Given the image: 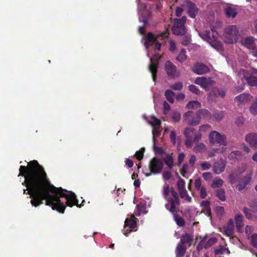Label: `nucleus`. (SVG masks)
<instances>
[{"mask_svg": "<svg viewBox=\"0 0 257 257\" xmlns=\"http://www.w3.org/2000/svg\"><path fill=\"white\" fill-rule=\"evenodd\" d=\"M25 178L23 183L27 187L24 193L30 195L32 206L37 207L43 204L51 207L54 210L64 213L66 206L72 207L74 205L80 208L85 201L79 204L75 194L61 187H56L51 184L44 168L37 161L33 160L27 166H21L18 176Z\"/></svg>", "mask_w": 257, "mask_h": 257, "instance_id": "nucleus-1", "label": "nucleus"}, {"mask_svg": "<svg viewBox=\"0 0 257 257\" xmlns=\"http://www.w3.org/2000/svg\"><path fill=\"white\" fill-rule=\"evenodd\" d=\"M163 195L167 201L165 205L166 209L173 215L175 221L179 226H184L185 220L177 214L180 211V200L177 192L174 188L165 184L163 188Z\"/></svg>", "mask_w": 257, "mask_h": 257, "instance_id": "nucleus-2", "label": "nucleus"}, {"mask_svg": "<svg viewBox=\"0 0 257 257\" xmlns=\"http://www.w3.org/2000/svg\"><path fill=\"white\" fill-rule=\"evenodd\" d=\"M187 18L183 16L181 18H175L172 28L173 33L175 35L184 36L187 33V29L185 26Z\"/></svg>", "mask_w": 257, "mask_h": 257, "instance_id": "nucleus-3", "label": "nucleus"}, {"mask_svg": "<svg viewBox=\"0 0 257 257\" xmlns=\"http://www.w3.org/2000/svg\"><path fill=\"white\" fill-rule=\"evenodd\" d=\"M160 40H163L162 35L156 37L152 33L149 32L145 39L144 45L147 48L152 46L155 50L159 51L162 45V42L159 41Z\"/></svg>", "mask_w": 257, "mask_h": 257, "instance_id": "nucleus-4", "label": "nucleus"}, {"mask_svg": "<svg viewBox=\"0 0 257 257\" xmlns=\"http://www.w3.org/2000/svg\"><path fill=\"white\" fill-rule=\"evenodd\" d=\"M226 137L225 135L221 134L215 131L211 132L209 135V142L212 145L217 144L219 146H225L226 145Z\"/></svg>", "mask_w": 257, "mask_h": 257, "instance_id": "nucleus-5", "label": "nucleus"}, {"mask_svg": "<svg viewBox=\"0 0 257 257\" xmlns=\"http://www.w3.org/2000/svg\"><path fill=\"white\" fill-rule=\"evenodd\" d=\"M225 38L227 43H236L239 35L238 31L235 25L227 27L225 30Z\"/></svg>", "mask_w": 257, "mask_h": 257, "instance_id": "nucleus-6", "label": "nucleus"}, {"mask_svg": "<svg viewBox=\"0 0 257 257\" xmlns=\"http://www.w3.org/2000/svg\"><path fill=\"white\" fill-rule=\"evenodd\" d=\"M137 219L134 216H132L130 218L125 219L123 228V234L126 236H128L129 233L132 231L136 230L135 228L137 227Z\"/></svg>", "mask_w": 257, "mask_h": 257, "instance_id": "nucleus-7", "label": "nucleus"}, {"mask_svg": "<svg viewBox=\"0 0 257 257\" xmlns=\"http://www.w3.org/2000/svg\"><path fill=\"white\" fill-rule=\"evenodd\" d=\"M163 168V161L157 158H153L149 163V169L152 173H160Z\"/></svg>", "mask_w": 257, "mask_h": 257, "instance_id": "nucleus-8", "label": "nucleus"}, {"mask_svg": "<svg viewBox=\"0 0 257 257\" xmlns=\"http://www.w3.org/2000/svg\"><path fill=\"white\" fill-rule=\"evenodd\" d=\"M183 118L191 125H196L199 123V117L197 115V112L195 113L192 111L189 110L185 112L183 115Z\"/></svg>", "mask_w": 257, "mask_h": 257, "instance_id": "nucleus-9", "label": "nucleus"}, {"mask_svg": "<svg viewBox=\"0 0 257 257\" xmlns=\"http://www.w3.org/2000/svg\"><path fill=\"white\" fill-rule=\"evenodd\" d=\"M225 95V91L222 88L214 87L209 93L207 98L209 101H215L218 97H224Z\"/></svg>", "mask_w": 257, "mask_h": 257, "instance_id": "nucleus-10", "label": "nucleus"}, {"mask_svg": "<svg viewBox=\"0 0 257 257\" xmlns=\"http://www.w3.org/2000/svg\"><path fill=\"white\" fill-rule=\"evenodd\" d=\"M184 6L187 9V13L191 18H195L198 13V9L196 5L190 1L185 2Z\"/></svg>", "mask_w": 257, "mask_h": 257, "instance_id": "nucleus-11", "label": "nucleus"}, {"mask_svg": "<svg viewBox=\"0 0 257 257\" xmlns=\"http://www.w3.org/2000/svg\"><path fill=\"white\" fill-rule=\"evenodd\" d=\"M194 82L195 84L200 85L206 91L208 90L210 86L213 85L215 83V81L211 78H207L205 77L197 78Z\"/></svg>", "mask_w": 257, "mask_h": 257, "instance_id": "nucleus-12", "label": "nucleus"}, {"mask_svg": "<svg viewBox=\"0 0 257 257\" xmlns=\"http://www.w3.org/2000/svg\"><path fill=\"white\" fill-rule=\"evenodd\" d=\"M226 161L223 159H220L214 163L213 167V172L216 174H219L222 173L225 168Z\"/></svg>", "mask_w": 257, "mask_h": 257, "instance_id": "nucleus-13", "label": "nucleus"}, {"mask_svg": "<svg viewBox=\"0 0 257 257\" xmlns=\"http://www.w3.org/2000/svg\"><path fill=\"white\" fill-rule=\"evenodd\" d=\"M192 70L195 73L202 75L210 71L209 68L205 64L201 63H197L194 65Z\"/></svg>", "mask_w": 257, "mask_h": 257, "instance_id": "nucleus-14", "label": "nucleus"}, {"mask_svg": "<svg viewBox=\"0 0 257 257\" xmlns=\"http://www.w3.org/2000/svg\"><path fill=\"white\" fill-rule=\"evenodd\" d=\"M165 70L169 77L173 78L176 75V67L172 62L167 61L165 63Z\"/></svg>", "mask_w": 257, "mask_h": 257, "instance_id": "nucleus-15", "label": "nucleus"}, {"mask_svg": "<svg viewBox=\"0 0 257 257\" xmlns=\"http://www.w3.org/2000/svg\"><path fill=\"white\" fill-rule=\"evenodd\" d=\"M245 141L251 148L257 149V134L251 133L247 135L245 137Z\"/></svg>", "mask_w": 257, "mask_h": 257, "instance_id": "nucleus-16", "label": "nucleus"}, {"mask_svg": "<svg viewBox=\"0 0 257 257\" xmlns=\"http://www.w3.org/2000/svg\"><path fill=\"white\" fill-rule=\"evenodd\" d=\"M193 241V236L187 233H185L181 235V239L179 243L187 245V247H189L192 244Z\"/></svg>", "mask_w": 257, "mask_h": 257, "instance_id": "nucleus-17", "label": "nucleus"}, {"mask_svg": "<svg viewBox=\"0 0 257 257\" xmlns=\"http://www.w3.org/2000/svg\"><path fill=\"white\" fill-rule=\"evenodd\" d=\"M150 60L151 63L149 65V69L152 73L153 80L154 82H155L157 78V73L158 72L159 62L157 61L156 62H154L153 61V58H151Z\"/></svg>", "mask_w": 257, "mask_h": 257, "instance_id": "nucleus-18", "label": "nucleus"}, {"mask_svg": "<svg viewBox=\"0 0 257 257\" xmlns=\"http://www.w3.org/2000/svg\"><path fill=\"white\" fill-rule=\"evenodd\" d=\"M187 247V245L178 243L175 249L176 257H184Z\"/></svg>", "mask_w": 257, "mask_h": 257, "instance_id": "nucleus-19", "label": "nucleus"}, {"mask_svg": "<svg viewBox=\"0 0 257 257\" xmlns=\"http://www.w3.org/2000/svg\"><path fill=\"white\" fill-rule=\"evenodd\" d=\"M202 240L204 241V248L205 249L209 248L217 241V239L216 237H212L208 239V237L206 235L204 236L202 238Z\"/></svg>", "mask_w": 257, "mask_h": 257, "instance_id": "nucleus-20", "label": "nucleus"}, {"mask_svg": "<svg viewBox=\"0 0 257 257\" xmlns=\"http://www.w3.org/2000/svg\"><path fill=\"white\" fill-rule=\"evenodd\" d=\"M255 39L253 37H247L244 39L242 44L246 48L250 50L255 46Z\"/></svg>", "mask_w": 257, "mask_h": 257, "instance_id": "nucleus-21", "label": "nucleus"}, {"mask_svg": "<svg viewBox=\"0 0 257 257\" xmlns=\"http://www.w3.org/2000/svg\"><path fill=\"white\" fill-rule=\"evenodd\" d=\"M252 96L249 94L242 93L235 97V101L239 103H245L247 102Z\"/></svg>", "mask_w": 257, "mask_h": 257, "instance_id": "nucleus-22", "label": "nucleus"}, {"mask_svg": "<svg viewBox=\"0 0 257 257\" xmlns=\"http://www.w3.org/2000/svg\"><path fill=\"white\" fill-rule=\"evenodd\" d=\"M243 216L240 214H238L235 216L236 228L238 232H241L244 225L243 223Z\"/></svg>", "mask_w": 257, "mask_h": 257, "instance_id": "nucleus-23", "label": "nucleus"}, {"mask_svg": "<svg viewBox=\"0 0 257 257\" xmlns=\"http://www.w3.org/2000/svg\"><path fill=\"white\" fill-rule=\"evenodd\" d=\"M197 115L198 116L199 120L202 118L210 119L212 118L211 113L206 109H201L197 111Z\"/></svg>", "mask_w": 257, "mask_h": 257, "instance_id": "nucleus-24", "label": "nucleus"}, {"mask_svg": "<svg viewBox=\"0 0 257 257\" xmlns=\"http://www.w3.org/2000/svg\"><path fill=\"white\" fill-rule=\"evenodd\" d=\"M234 222L232 219H230L227 225L224 228V232L228 236H231L233 234Z\"/></svg>", "mask_w": 257, "mask_h": 257, "instance_id": "nucleus-25", "label": "nucleus"}, {"mask_svg": "<svg viewBox=\"0 0 257 257\" xmlns=\"http://www.w3.org/2000/svg\"><path fill=\"white\" fill-rule=\"evenodd\" d=\"M224 11L225 15L228 18L231 17L234 18L237 14L236 9L230 6L226 7Z\"/></svg>", "mask_w": 257, "mask_h": 257, "instance_id": "nucleus-26", "label": "nucleus"}, {"mask_svg": "<svg viewBox=\"0 0 257 257\" xmlns=\"http://www.w3.org/2000/svg\"><path fill=\"white\" fill-rule=\"evenodd\" d=\"M242 158V154L239 151H235L231 152L228 155L229 160H238L241 159Z\"/></svg>", "mask_w": 257, "mask_h": 257, "instance_id": "nucleus-27", "label": "nucleus"}, {"mask_svg": "<svg viewBox=\"0 0 257 257\" xmlns=\"http://www.w3.org/2000/svg\"><path fill=\"white\" fill-rule=\"evenodd\" d=\"M165 96L170 103H173L174 102L175 93L171 90H167L165 92Z\"/></svg>", "mask_w": 257, "mask_h": 257, "instance_id": "nucleus-28", "label": "nucleus"}, {"mask_svg": "<svg viewBox=\"0 0 257 257\" xmlns=\"http://www.w3.org/2000/svg\"><path fill=\"white\" fill-rule=\"evenodd\" d=\"M248 85L251 86H257V77L254 76H250L249 77H243Z\"/></svg>", "mask_w": 257, "mask_h": 257, "instance_id": "nucleus-29", "label": "nucleus"}, {"mask_svg": "<svg viewBox=\"0 0 257 257\" xmlns=\"http://www.w3.org/2000/svg\"><path fill=\"white\" fill-rule=\"evenodd\" d=\"M196 130L193 127L186 128L184 131V135L186 138L192 139L193 140L195 135Z\"/></svg>", "mask_w": 257, "mask_h": 257, "instance_id": "nucleus-30", "label": "nucleus"}, {"mask_svg": "<svg viewBox=\"0 0 257 257\" xmlns=\"http://www.w3.org/2000/svg\"><path fill=\"white\" fill-rule=\"evenodd\" d=\"M164 162L170 169L173 167V158L171 155L167 154L166 158L164 159Z\"/></svg>", "mask_w": 257, "mask_h": 257, "instance_id": "nucleus-31", "label": "nucleus"}, {"mask_svg": "<svg viewBox=\"0 0 257 257\" xmlns=\"http://www.w3.org/2000/svg\"><path fill=\"white\" fill-rule=\"evenodd\" d=\"M186 52V50L184 48L182 49L179 54L176 57V60L181 63L184 62L187 59Z\"/></svg>", "mask_w": 257, "mask_h": 257, "instance_id": "nucleus-32", "label": "nucleus"}, {"mask_svg": "<svg viewBox=\"0 0 257 257\" xmlns=\"http://www.w3.org/2000/svg\"><path fill=\"white\" fill-rule=\"evenodd\" d=\"M187 107L188 109H197L200 108L201 106V103L198 101H191L187 104Z\"/></svg>", "mask_w": 257, "mask_h": 257, "instance_id": "nucleus-33", "label": "nucleus"}, {"mask_svg": "<svg viewBox=\"0 0 257 257\" xmlns=\"http://www.w3.org/2000/svg\"><path fill=\"white\" fill-rule=\"evenodd\" d=\"M216 196L222 201L226 199L225 191L223 189H218L216 190Z\"/></svg>", "mask_w": 257, "mask_h": 257, "instance_id": "nucleus-34", "label": "nucleus"}, {"mask_svg": "<svg viewBox=\"0 0 257 257\" xmlns=\"http://www.w3.org/2000/svg\"><path fill=\"white\" fill-rule=\"evenodd\" d=\"M223 184V181L222 179L219 178H216L212 184H211V186L212 188H219L222 186Z\"/></svg>", "mask_w": 257, "mask_h": 257, "instance_id": "nucleus-35", "label": "nucleus"}, {"mask_svg": "<svg viewBox=\"0 0 257 257\" xmlns=\"http://www.w3.org/2000/svg\"><path fill=\"white\" fill-rule=\"evenodd\" d=\"M248 206L250 207L252 212H257V199H254L248 202Z\"/></svg>", "mask_w": 257, "mask_h": 257, "instance_id": "nucleus-36", "label": "nucleus"}, {"mask_svg": "<svg viewBox=\"0 0 257 257\" xmlns=\"http://www.w3.org/2000/svg\"><path fill=\"white\" fill-rule=\"evenodd\" d=\"M205 146L203 143L197 144L194 148L195 152H201L205 150Z\"/></svg>", "mask_w": 257, "mask_h": 257, "instance_id": "nucleus-37", "label": "nucleus"}, {"mask_svg": "<svg viewBox=\"0 0 257 257\" xmlns=\"http://www.w3.org/2000/svg\"><path fill=\"white\" fill-rule=\"evenodd\" d=\"M188 89L190 91L197 95L200 94L201 91L195 85L191 84L189 85Z\"/></svg>", "mask_w": 257, "mask_h": 257, "instance_id": "nucleus-38", "label": "nucleus"}, {"mask_svg": "<svg viewBox=\"0 0 257 257\" xmlns=\"http://www.w3.org/2000/svg\"><path fill=\"white\" fill-rule=\"evenodd\" d=\"M170 87L173 90L180 91L182 89L183 85L181 82H178L172 84Z\"/></svg>", "mask_w": 257, "mask_h": 257, "instance_id": "nucleus-39", "label": "nucleus"}, {"mask_svg": "<svg viewBox=\"0 0 257 257\" xmlns=\"http://www.w3.org/2000/svg\"><path fill=\"white\" fill-rule=\"evenodd\" d=\"M223 117V114L222 112L221 111H217L213 113V115H212V118L213 117V119L220 121L221 120Z\"/></svg>", "mask_w": 257, "mask_h": 257, "instance_id": "nucleus-40", "label": "nucleus"}, {"mask_svg": "<svg viewBox=\"0 0 257 257\" xmlns=\"http://www.w3.org/2000/svg\"><path fill=\"white\" fill-rule=\"evenodd\" d=\"M185 181L180 177L179 180L178 181V182L177 183V187L178 191L185 189Z\"/></svg>", "mask_w": 257, "mask_h": 257, "instance_id": "nucleus-41", "label": "nucleus"}, {"mask_svg": "<svg viewBox=\"0 0 257 257\" xmlns=\"http://www.w3.org/2000/svg\"><path fill=\"white\" fill-rule=\"evenodd\" d=\"M250 243L255 248H257V233L252 234L250 237Z\"/></svg>", "mask_w": 257, "mask_h": 257, "instance_id": "nucleus-42", "label": "nucleus"}, {"mask_svg": "<svg viewBox=\"0 0 257 257\" xmlns=\"http://www.w3.org/2000/svg\"><path fill=\"white\" fill-rule=\"evenodd\" d=\"M145 150L144 148H141L140 150L136 152L135 156L138 160H141L143 158Z\"/></svg>", "mask_w": 257, "mask_h": 257, "instance_id": "nucleus-43", "label": "nucleus"}, {"mask_svg": "<svg viewBox=\"0 0 257 257\" xmlns=\"http://www.w3.org/2000/svg\"><path fill=\"white\" fill-rule=\"evenodd\" d=\"M251 211H252L251 209H250L247 207L243 208V212L244 213L246 218L249 219L252 218V214Z\"/></svg>", "mask_w": 257, "mask_h": 257, "instance_id": "nucleus-44", "label": "nucleus"}, {"mask_svg": "<svg viewBox=\"0 0 257 257\" xmlns=\"http://www.w3.org/2000/svg\"><path fill=\"white\" fill-rule=\"evenodd\" d=\"M181 38L180 40V43L184 46H187L190 42V38L186 35Z\"/></svg>", "mask_w": 257, "mask_h": 257, "instance_id": "nucleus-45", "label": "nucleus"}, {"mask_svg": "<svg viewBox=\"0 0 257 257\" xmlns=\"http://www.w3.org/2000/svg\"><path fill=\"white\" fill-rule=\"evenodd\" d=\"M194 186L196 191H199V189L202 187V180L200 178H198L195 180Z\"/></svg>", "mask_w": 257, "mask_h": 257, "instance_id": "nucleus-46", "label": "nucleus"}, {"mask_svg": "<svg viewBox=\"0 0 257 257\" xmlns=\"http://www.w3.org/2000/svg\"><path fill=\"white\" fill-rule=\"evenodd\" d=\"M198 191H199L200 196L202 199H204L207 197V191L205 188L204 186H202V188L199 189Z\"/></svg>", "mask_w": 257, "mask_h": 257, "instance_id": "nucleus-47", "label": "nucleus"}, {"mask_svg": "<svg viewBox=\"0 0 257 257\" xmlns=\"http://www.w3.org/2000/svg\"><path fill=\"white\" fill-rule=\"evenodd\" d=\"M249 110L251 113L253 115L257 114V102L253 103L249 107Z\"/></svg>", "mask_w": 257, "mask_h": 257, "instance_id": "nucleus-48", "label": "nucleus"}, {"mask_svg": "<svg viewBox=\"0 0 257 257\" xmlns=\"http://www.w3.org/2000/svg\"><path fill=\"white\" fill-rule=\"evenodd\" d=\"M152 118H153V120L151 122L152 126L155 127L156 126H159L161 125V121L159 119L155 117V116H153Z\"/></svg>", "mask_w": 257, "mask_h": 257, "instance_id": "nucleus-49", "label": "nucleus"}, {"mask_svg": "<svg viewBox=\"0 0 257 257\" xmlns=\"http://www.w3.org/2000/svg\"><path fill=\"white\" fill-rule=\"evenodd\" d=\"M202 212L204 213L208 217H209L210 218V219H211L212 216H211V210L210 207L203 208V209L202 211Z\"/></svg>", "mask_w": 257, "mask_h": 257, "instance_id": "nucleus-50", "label": "nucleus"}, {"mask_svg": "<svg viewBox=\"0 0 257 257\" xmlns=\"http://www.w3.org/2000/svg\"><path fill=\"white\" fill-rule=\"evenodd\" d=\"M172 117L174 121L178 122L180 119L181 115L179 112H175L172 114Z\"/></svg>", "mask_w": 257, "mask_h": 257, "instance_id": "nucleus-51", "label": "nucleus"}, {"mask_svg": "<svg viewBox=\"0 0 257 257\" xmlns=\"http://www.w3.org/2000/svg\"><path fill=\"white\" fill-rule=\"evenodd\" d=\"M202 134L200 132H195V135L194 136V138L193 139V142H198L199 140L201 139Z\"/></svg>", "mask_w": 257, "mask_h": 257, "instance_id": "nucleus-52", "label": "nucleus"}, {"mask_svg": "<svg viewBox=\"0 0 257 257\" xmlns=\"http://www.w3.org/2000/svg\"><path fill=\"white\" fill-rule=\"evenodd\" d=\"M201 167L203 170H209L211 168V165L210 163L207 162H204L201 164Z\"/></svg>", "mask_w": 257, "mask_h": 257, "instance_id": "nucleus-53", "label": "nucleus"}, {"mask_svg": "<svg viewBox=\"0 0 257 257\" xmlns=\"http://www.w3.org/2000/svg\"><path fill=\"white\" fill-rule=\"evenodd\" d=\"M186 141H185V145L187 148H191L193 146L192 142H193V140H192V139H190V138H186Z\"/></svg>", "mask_w": 257, "mask_h": 257, "instance_id": "nucleus-54", "label": "nucleus"}, {"mask_svg": "<svg viewBox=\"0 0 257 257\" xmlns=\"http://www.w3.org/2000/svg\"><path fill=\"white\" fill-rule=\"evenodd\" d=\"M184 11V9L182 7H177L176 11H175V15L178 17H180L182 16L183 12Z\"/></svg>", "mask_w": 257, "mask_h": 257, "instance_id": "nucleus-55", "label": "nucleus"}, {"mask_svg": "<svg viewBox=\"0 0 257 257\" xmlns=\"http://www.w3.org/2000/svg\"><path fill=\"white\" fill-rule=\"evenodd\" d=\"M202 177L204 180L208 181L212 178V175L210 172H204L202 174Z\"/></svg>", "mask_w": 257, "mask_h": 257, "instance_id": "nucleus-56", "label": "nucleus"}, {"mask_svg": "<svg viewBox=\"0 0 257 257\" xmlns=\"http://www.w3.org/2000/svg\"><path fill=\"white\" fill-rule=\"evenodd\" d=\"M176 133L175 131H172L170 133V138L171 141L173 143V144H176Z\"/></svg>", "mask_w": 257, "mask_h": 257, "instance_id": "nucleus-57", "label": "nucleus"}, {"mask_svg": "<svg viewBox=\"0 0 257 257\" xmlns=\"http://www.w3.org/2000/svg\"><path fill=\"white\" fill-rule=\"evenodd\" d=\"M185 158V155L184 153H180L178 156V165H180L183 162Z\"/></svg>", "mask_w": 257, "mask_h": 257, "instance_id": "nucleus-58", "label": "nucleus"}, {"mask_svg": "<svg viewBox=\"0 0 257 257\" xmlns=\"http://www.w3.org/2000/svg\"><path fill=\"white\" fill-rule=\"evenodd\" d=\"M215 212L218 215H223L224 212V208L222 206H217L215 208Z\"/></svg>", "mask_w": 257, "mask_h": 257, "instance_id": "nucleus-59", "label": "nucleus"}, {"mask_svg": "<svg viewBox=\"0 0 257 257\" xmlns=\"http://www.w3.org/2000/svg\"><path fill=\"white\" fill-rule=\"evenodd\" d=\"M163 176L165 180H168L171 177V172L169 171H165L163 173Z\"/></svg>", "mask_w": 257, "mask_h": 257, "instance_id": "nucleus-60", "label": "nucleus"}, {"mask_svg": "<svg viewBox=\"0 0 257 257\" xmlns=\"http://www.w3.org/2000/svg\"><path fill=\"white\" fill-rule=\"evenodd\" d=\"M210 202L208 200H203L201 202L200 205L204 208H206L210 207Z\"/></svg>", "mask_w": 257, "mask_h": 257, "instance_id": "nucleus-61", "label": "nucleus"}, {"mask_svg": "<svg viewBox=\"0 0 257 257\" xmlns=\"http://www.w3.org/2000/svg\"><path fill=\"white\" fill-rule=\"evenodd\" d=\"M188 169V165L187 164H184L182 166V169H181L180 173L181 175L183 176H185V174L187 172Z\"/></svg>", "mask_w": 257, "mask_h": 257, "instance_id": "nucleus-62", "label": "nucleus"}, {"mask_svg": "<svg viewBox=\"0 0 257 257\" xmlns=\"http://www.w3.org/2000/svg\"><path fill=\"white\" fill-rule=\"evenodd\" d=\"M210 44H211V46L214 47V48L216 49H220L222 45L220 43L217 42H214L213 43H211V42H209Z\"/></svg>", "mask_w": 257, "mask_h": 257, "instance_id": "nucleus-63", "label": "nucleus"}, {"mask_svg": "<svg viewBox=\"0 0 257 257\" xmlns=\"http://www.w3.org/2000/svg\"><path fill=\"white\" fill-rule=\"evenodd\" d=\"M179 193L181 198H185V196L188 194L187 191L186 189L179 190Z\"/></svg>", "mask_w": 257, "mask_h": 257, "instance_id": "nucleus-64", "label": "nucleus"}]
</instances>
